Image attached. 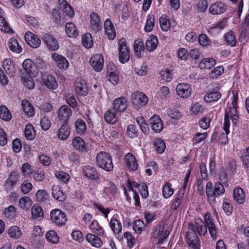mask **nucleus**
<instances>
[{
	"label": "nucleus",
	"mask_w": 249,
	"mask_h": 249,
	"mask_svg": "<svg viewBox=\"0 0 249 249\" xmlns=\"http://www.w3.org/2000/svg\"><path fill=\"white\" fill-rule=\"evenodd\" d=\"M7 46L12 52L17 53H19L22 51V49L19 45L17 40L14 38H11L9 39Z\"/></svg>",
	"instance_id": "2f4dec72"
},
{
	"label": "nucleus",
	"mask_w": 249,
	"mask_h": 249,
	"mask_svg": "<svg viewBox=\"0 0 249 249\" xmlns=\"http://www.w3.org/2000/svg\"><path fill=\"white\" fill-rule=\"evenodd\" d=\"M8 235L13 238L18 239L21 236V232L17 226L11 227L8 231Z\"/></svg>",
	"instance_id": "8fccbe9b"
},
{
	"label": "nucleus",
	"mask_w": 249,
	"mask_h": 249,
	"mask_svg": "<svg viewBox=\"0 0 249 249\" xmlns=\"http://www.w3.org/2000/svg\"><path fill=\"white\" fill-rule=\"evenodd\" d=\"M55 177L59 180L66 183L69 181L70 179V176L63 172L56 171L55 173Z\"/></svg>",
	"instance_id": "338daca9"
},
{
	"label": "nucleus",
	"mask_w": 249,
	"mask_h": 249,
	"mask_svg": "<svg viewBox=\"0 0 249 249\" xmlns=\"http://www.w3.org/2000/svg\"><path fill=\"white\" fill-rule=\"evenodd\" d=\"M115 68V67L113 64H110L107 67V73H108L107 79L114 86L118 84L119 77L114 71H109V69H110V70H113Z\"/></svg>",
	"instance_id": "bb28decb"
},
{
	"label": "nucleus",
	"mask_w": 249,
	"mask_h": 249,
	"mask_svg": "<svg viewBox=\"0 0 249 249\" xmlns=\"http://www.w3.org/2000/svg\"><path fill=\"white\" fill-rule=\"evenodd\" d=\"M22 107L25 113L29 117H32L35 114V109L32 105L27 100L22 101Z\"/></svg>",
	"instance_id": "f704fd0d"
},
{
	"label": "nucleus",
	"mask_w": 249,
	"mask_h": 249,
	"mask_svg": "<svg viewBox=\"0 0 249 249\" xmlns=\"http://www.w3.org/2000/svg\"><path fill=\"white\" fill-rule=\"evenodd\" d=\"M32 217L36 219L42 217L43 212L41 207L37 205H34L32 208Z\"/></svg>",
	"instance_id": "4d7b16f0"
},
{
	"label": "nucleus",
	"mask_w": 249,
	"mask_h": 249,
	"mask_svg": "<svg viewBox=\"0 0 249 249\" xmlns=\"http://www.w3.org/2000/svg\"><path fill=\"white\" fill-rule=\"evenodd\" d=\"M224 39L228 45L233 47L236 45V39L233 32L230 31L224 35Z\"/></svg>",
	"instance_id": "37998d69"
},
{
	"label": "nucleus",
	"mask_w": 249,
	"mask_h": 249,
	"mask_svg": "<svg viewBox=\"0 0 249 249\" xmlns=\"http://www.w3.org/2000/svg\"><path fill=\"white\" fill-rule=\"evenodd\" d=\"M32 183L27 181H24L20 186L21 191L24 194L29 193L32 190Z\"/></svg>",
	"instance_id": "774afa93"
},
{
	"label": "nucleus",
	"mask_w": 249,
	"mask_h": 249,
	"mask_svg": "<svg viewBox=\"0 0 249 249\" xmlns=\"http://www.w3.org/2000/svg\"><path fill=\"white\" fill-rule=\"evenodd\" d=\"M41 76L43 83L47 88L51 89H55L57 87V83L52 75L44 72L42 74Z\"/></svg>",
	"instance_id": "f8f14e48"
},
{
	"label": "nucleus",
	"mask_w": 249,
	"mask_h": 249,
	"mask_svg": "<svg viewBox=\"0 0 249 249\" xmlns=\"http://www.w3.org/2000/svg\"><path fill=\"white\" fill-rule=\"evenodd\" d=\"M104 192L109 197L113 196L116 193V188L114 184L112 182H109L104 188Z\"/></svg>",
	"instance_id": "c03bdc74"
},
{
	"label": "nucleus",
	"mask_w": 249,
	"mask_h": 249,
	"mask_svg": "<svg viewBox=\"0 0 249 249\" xmlns=\"http://www.w3.org/2000/svg\"><path fill=\"white\" fill-rule=\"evenodd\" d=\"M90 28L95 33H97L102 28V24L100 17L97 13L92 12L90 15Z\"/></svg>",
	"instance_id": "6e6552de"
},
{
	"label": "nucleus",
	"mask_w": 249,
	"mask_h": 249,
	"mask_svg": "<svg viewBox=\"0 0 249 249\" xmlns=\"http://www.w3.org/2000/svg\"><path fill=\"white\" fill-rule=\"evenodd\" d=\"M125 161L127 167L132 171L138 169V163L134 156L131 153L127 154L125 157Z\"/></svg>",
	"instance_id": "393cba45"
},
{
	"label": "nucleus",
	"mask_w": 249,
	"mask_h": 249,
	"mask_svg": "<svg viewBox=\"0 0 249 249\" xmlns=\"http://www.w3.org/2000/svg\"><path fill=\"white\" fill-rule=\"evenodd\" d=\"M160 75L162 79L166 82L171 81L173 78V73L171 71L168 70L161 71Z\"/></svg>",
	"instance_id": "69168bd1"
},
{
	"label": "nucleus",
	"mask_w": 249,
	"mask_h": 249,
	"mask_svg": "<svg viewBox=\"0 0 249 249\" xmlns=\"http://www.w3.org/2000/svg\"><path fill=\"white\" fill-rule=\"evenodd\" d=\"M75 126L76 132L79 134H83L86 130V124L82 119H78L75 121Z\"/></svg>",
	"instance_id": "de8ad7c7"
},
{
	"label": "nucleus",
	"mask_w": 249,
	"mask_h": 249,
	"mask_svg": "<svg viewBox=\"0 0 249 249\" xmlns=\"http://www.w3.org/2000/svg\"><path fill=\"white\" fill-rule=\"evenodd\" d=\"M51 57L60 69H66L69 67V62L64 56L54 53L52 54Z\"/></svg>",
	"instance_id": "a211bd4d"
},
{
	"label": "nucleus",
	"mask_w": 249,
	"mask_h": 249,
	"mask_svg": "<svg viewBox=\"0 0 249 249\" xmlns=\"http://www.w3.org/2000/svg\"><path fill=\"white\" fill-rule=\"evenodd\" d=\"M229 126H230L229 115V112H225V113L224 123V124H223V129L225 131L226 136V139L224 142V144H226V142H228L227 135L229 133Z\"/></svg>",
	"instance_id": "052dcab7"
},
{
	"label": "nucleus",
	"mask_w": 249,
	"mask_h": 249,
	"mask_svg": "<svg viewBox=\"0 0 249 249\" xmlns=\"http://www.w3.org/2000/svg\"><path fill=\"white\" fill-rule=\"evenodd\" d=\"M74 86L75 91L78 95L81 96L87 95L88 92V89L84 79L77 78L75 80Z\"/></svg>",
	"instance_id": "1a4fd4ad"
},
{
	"label": "nucleus",
	"mask_w": 249,
	"mask_h": 249,
	"mask_svg": "<svg viewBox=\"0 0 249 249\" xmlns=\"http://www.w3.org/2000/svg\"><path fill=\"white\" fill-rule=\"evenodd\" d=\"M82 42L84 46L87 48H90L93 45V40L91 35L89 33L85 34L82 36Z\"/></svg>",
	"instance_id": "3c124183"
},
{
	"label": "nucleus",
	"mask_w": 249,
	"mask_h": 249,
	"mask_svg": "<svg viewBox=\"0 0 249 249\" xmlns=\"http://www.w3.org/2000/svg\"><path fill=\"white\" fill-rule=\"evenodd\" d=\"M158 44V40L157 37L154 35L150 36L145 42L146 49L150 51H153L156 49Z\"/></svg>",
	"instance_id": "c756f323"
},
{
	"label": "nucleus",
	"mask_w": 249,
	"mask_h": 249,
	"mask_svg": "<svg viewBox=\"0 0 249 249\" xmlns=\"http://www.w3.org/2000/svg\"><path fill=\"white\" fill-rule=\"evenodd\" d=\"M147 97L142 92L136 91L132 95V102L136 108H139L146 105L148 102Z\"/></svg>",
	"instance_id": "20e7f679"
},
{
	"label": "nucleus",
	"mask_w": 249,
	"mask_h": 249,
	"mask_svg": "<svg viewBox=\"0 0 249 249\" xmlns=\"http://www.w3.org/2000/svg\"><path fill=\"white\" fill-rule=\"evenodd\" d=\"M118 113L112 108L109 109L104 114L106 122L111 124H114L117 121Z\"/></svg>",
	"instance_id": "5701e85b"
},
{
	"label": "nucleus",
	"mask_w": 249,
	"mask_h": 249,
	"mask_svg": "<svg viewBox=\"0 0 249 249\" xmlns=\"http://www.w3.org/2000/svg\"><path fill=\"white\" fill-rule=\"evenodd\" d=\"M126 132L128 136L131 138H136L138 136V129L134 125L130 124L128 125Z\"/></svg>",
	"instance_id": "e2e57ef3"
},
{
	"label": "nucleus",
	"mask_w": 249,
	"mask_h": 249,
	"mask_svg": "<svg viewBox=\"0 0 249 249\" xmlns=\"http://www.w3.org/2000/svg\"><path fill=\"white\" fill-rule=\"evenodd\" d=\"M18 180V175L16 172H12L6 180L4 186L6 188L10 189L13 187Z\"/></svg>",
	"instance_id": "a878e982"
},
{
	"label": "nucleus",
	"mask_w": 249,
	"mask_h": 249,
	"mask_svg": "<svg viewBox=\"0 0 249 249\" xmlns=\"http://www.w3.org/2000/svg\"><path fill=\"white\" fill-rule=\"evenodd\" d=\"M204 220L207 229H208L211 237L215 239L216 238V228L213 218L210 213H207L205 214Z\"/></svg>",
	"instance_id": "423d86ee"
},
{
	"label": "nucleus",
	"mask_w": 249,
	"mask_h": 249,
	"mask_svg": "<svg viewBox=\"0 0 249 249\" xmlns=\"http://www.w3.org/2000/svg\"><path fill=\"white\" fill-rule=\"evenodd\" d=\"M36 197L38 201L44 202L48 199V195L46 190H38L36 193Z\"/></svg>",
	"instance_id": "0e129e2a"
},
{
	"label": "nucleus",
	"mask_w": 249,
	"mask_h": 249,
	"mask_svg": "<svg viewBox=\"0 0 249 249\" xmlns=\"http://www.w3.org/2000/svg\"><path fill=\"white\" fill-rule=\"evenodd\" d=\"M126 107L127 101L124 97L116 98L113 103L112 108L118 113L124 112Z\"/></svg>",
	"instance_id": "dca6fc26"
},
{
	"label": "nucleus",
	"mask_w": 249,
	"mask_h": 249,
	"mask_svg": "<svg viewBox=\"0 0 249 249\" xmlns=\"http://www.w3.org/2000/svg\"><path fill=\"white\" fill-rule=\"evenodd\" d=\"M110 227L115 234H119L122 231V226L121 222L113 217L110 220Z\"/></svg>",
	"instance_id": "58836bf2"
},
{
	"label": "nucleus",
	"mask_w": 249,
	"mask_h": 249,
	"mask_svg": "<svg viewBox=\"0 0 249 249\" xmlns=\"http://www.w3.org/2000/svg\"><path fill=\"white\" fill-rule=\"evenodd\" d=\"M145 227L144 222L141 220H136L134 221L133 229L137 233H141Z\"/></svg>",
	"instance_id": "bf43d9fd"
},
{
	"label": "nucleus",
	"mask_w": 249,
	"mask_h": 249,
	"mask_svg": "<svg viewBox=\"0 0 249 249\" xmlns=\"http://www.w3.org/2000/svg\"><path fill=\"white\" fill-rule=\"evenodd\" d=\"M153 145L158 153L161 154L164 152L165 148V144L160 139H155L153 141Z\"/></svg>",
	"instance_id": "49530a36"
},
{
	"label": "nucleus",
	"mask_w": 249,
	"mask_h": 249,
	"mask_svg": "<svg viewBox=\"0 0 249 249\" xmlns=\"http://www.w3.org/2000/svg\"><path fill=\"white\" fill-rule=\"evenodd\" d=\"M24 135L28 140H33L36 136V132L33 126L31 124H27L24 129Z\"/></svg>",
	"instance_id": "a19ab883"
},
{
	"label": "nucleus",
	"mask_w": 249,
	"mask_h": 249,
	"mask_svg": "<svg viewBox=\"0 0 249 249\" xmlns=\"http://www.w3.org/2000/svg\"><path fill=\"white\" fill-rule=\"evenodd\" d=\"M186 241L193 249H199V241L196 235L188 231L186 233Z\"/></svg>",
	"instance_id": "6ab92c4d"
},
{
	"label": "nucleus",
	"mask_w": 249,
	"mask_h": 249,
	"mask_svg": "<svg viewBox=\"0 0 249 249\" xmlns=\"http://www.w3.org/2000/svg\"><path fill=\"white\" fill-rule=\"evenodd\" d=\"M90 63L96 71H100L102 69L104 65L103 57L101 54H96L90 58Z\"/></svg>",
	"instance_id": "2eb2a0df"
},
{
	"label": "nucleus",
	"mask_w": 249,
	"mask_h": 249,
	"mask_svg": "<svg viewBox=\"0 0 249 249\" xmlns=\"http://www.w3.org/2000/svg\"><path fill=\"white\" fill-rule=\"evenodd\" d=\"M0 30L5 33H13V30L9 27L4 18L0 16Z\"/></svg>",
	"instance_id": "680f3d73"
},
{
	"label": "nucleus",
	"mask_w": 249,
	"mask_h": 249,
	"mask_svg": "<svg viewBox=\"0 0 249 249\" xmlns=\"http://www.w3.org/2000/svg\"><path fill=\"white\" fill-rule=\"evenodd\" d=\"M152 129L156 133L160 132L163 129V123L158 115H154L150 119Z\"/></svg>",
	"instance_id": "f3484780"
},
{
	"label": "nucleus",
	"mask_w": 249,
	"mask_h": 249,
	"mask_svg": "<svg viewBox=\"0 0 249 249\" xmlns=\"http://www.w3.org/2000/svg\"><path fill=\"white\" fill-rule=\"evenodd\" d=\"M91 231L97 236H102L104 234V231L102 227H101L97 220H93L89 227Z\"/></svg>",
	"instance_id": "4c0bfd02"
},
{
	"label": "nucleus",
	"mask_w": 249,
	"mask_h": 249,
	"mask_svg": "<svg viewBox=\"0 0 249 249\" xmlns=\"http://www.w3.org/2000/svg\"><path fill=\"white\" fill-rule=\"evenodd\" d=\"M155 24L154 16L153 15H149L147 17L146 24L144 26V30L149 32L153 29Z\"/></svg>",
	"instance_id": "5fc2aeb1"
},
{
	"label": "nucleus",
	"mask_w": 249,
	"mask_h": 249,
	"mask_svg": "<svg viewBox=\"0 0 249 249\" xmlns=\"http://www.w3.org/2000/svg\"><path fill=\"white\" fill-rule=\"evenodd\" d=\"M86 239L91 246L96 248L100 247L103 244L101 239L93 234L88 233L86 236Z\"/></svg>",
	"instance_id": "c85d7f7f"
},
{
	"label": "nucleus",
	"mask_w": 249,
	"mask_h": 249,
	"mask_svg": "<svg viewBox=\"0 0 249 249\" xmlns=\"http://www.w3.org/2000/svg\"><path fill=\"white\" fill-rule=\"evenodd\" d=\"M42 39L49 50L55 51L59 49V43L53 36L49 34H45L42 37Z\"/></svg>",
	"instance_id": "9d476101"
},
{
	"label": "nucleus",
	"mask_w": 249,
	"mask_h": 249,
	"mask_svg": "<svg viewBox=\"0 0 249 249\" xmlns=\"http://www.w3.org/2000/svg\"><path fill=\"white\" fill-rule=\"evenodd\" d=\"M72 145L73 147L77 151L82 152L87 151V148L84 140L79 137H75L72 140Z\"/></svg>",
	"instance_id": "b1692460"
},
{
	"label": "nucleus",
	"mask_w": 249,
	"mask_h": 249,
	"mask_svg": "<svg viewBox=\"0 0 249 249\" xmlns=\"http://www.w3.org/2000/svg\"><path fill=\"white\" fill-rule=\"evenodd\" d=\"M221 97L220 91L217 90L212 91L204 96V100L207 103L215 102L219 100Z\"/></svg>",
	"instance_id": "473e14b6"
},
{
	"label": "nucleus",
	"mask_w": 249,
	"mask_h": 249,
	"mask_svg": "<svg viewBox=\"0 0 249 249\" xmlns=\"http://www.w3.org/2000/svg\"><path fill=\"white\" fill-rule=\"evenodd\" d=\"M50 216L52 220L57 225H64L67 221L66 215L59 209H55L52 210Z\"/></svg>",
	"instance_id": "39448f33"
},
{
	"label": "nucleus",
	"mask_w": 249,
	"mask_h": 249,
	"mask_svg": "<svg viewBox=\"0 0 249 249\" xmlns=\"http://www.w3.org/2000/svg\"><path fill=\"white\" fill-rule=\"evenodd\" d=\"M195 224L190 222L188 224V229L192 231V234L196 235V233L199 235H205L207 232V227L205 222L202 219L197 218L196 219Z\"/></svg>",
	"instance_id": "f03ea898"
},
{
	"label": "nucleus",
	"mask_w": 249,
	"mask_h": 249,
	"mask_svg": "<svg viewBox=\"0 0 249 249\" xmlns=\"http://www.w3.org/2000/svg\"><path fill=\"white\" fill-rule=\"evenodd\" d=\"M96 163L97 166L107 172H110L113 169L112 158L106 152H100L97 155Z\"/></svg>",
	"instance_id": "f257e3e1"
},
{
	"label": "nucleus",
	"mask_w": 249,
	"mask_h": 249,
	"mask_svg": "<svg viewBox=\"0 0 249 249\" xmlns=\"http://www.w3.org/2000/svg\"><path fill=\"white\" fill-rule=\"evenodd\" d=\"M226 6L221 2L211 4L209 8L210 12L213 15L220 14L225 12Z\"/></svg>",
	"instance_id": "412c9836"
},
{
	"label": "nucleus",
	"mask_w": 249,
	"mask_h": 249,
	"mask_svg": "<svg viewBox=\"0 0 249 249\" xmlns=\"http://www.w3.org/2000/svg\"><path fill=\"white\" fill-rule=\"evenodd\" d=\"M183 192H179L176 198L172 200V204L171 207L173 210H176L178 209L179 205L183 200Z\"/></svg>",
	"instance_id": "864d4df0"
},
{
	"label": "nucleus",
	"mask_w": 249,
	"mask_h": 249,
	"mask_svg": "<svg viewBox=\"0 0 249 249\" xmlns=\"http://www.w3.org/2000/svg\"><path fill=\"white\" fill-rule=\"evenodd\" d=\"M119 60L122 63L127 62L130 58V53L125 40L122 38L118 42Z\"/></svg>",
	"instance_id": "7ed1b4c3"
},
{
	"label": "nucleus",
	"mask_w": 249,
	"mask_h": 249,
	"mask_svg": "<svg viewBox=\"0 0 249 249\" xmlns=\"http://www.w3.org/2000/svg\"><path fill=\"white\" fill-rule=\"evenodd\" d=\"M22 67L26 71V72L30 74L34 75V73L33 70V61L29 59H25L22 63Z\"/></svg>",
	"instance_id": "6e6d98bb"
},
{
	"label": "nucleus",
	"mask_w": 249,
	"mask_h": 249,
	"mask_svg": "<svg viewBox=\"0 0 249 249\" xmlns=\"http://www.w3.org/2000/svg\"><path fill=\"white\" fill-rule=\"evenodd\" d=\"M47 240L52 243L56 244L59 241V237L57 233L53 231H49L45 235Z\"/></svg>",
	"instance_id": "603ef678"
},
{
	"label": "nucleus",
	"mask_w": 249,
	"mask_h": 249,
	"mask_svg": "<svg viewBox=\"0 0 249 249\" xmlns=\"http://www.w3.org/2000/svg\"><path fill=\"white\" fill-rule=\"evenodd\" d=\"M233 196L234 199L237 203L241 204L244 202L245 196L244 191L241 188H235L233 192Z\"/></svg>",
	"instance_id": "e433bc0d"
},
{
	"label": "nucleus",
	"mask_w": 249,
	"mask_h": 249,
	"mask_svg": "<svg viewBox=\"0 0 249 249\" xmlns=\"http://www.w3.org/2000/svg\"><path fill=\"white\" fill-rule=\"evenodd\" d=\"M2 66L8 75L14 76L15 72V68L11 59H4L2 61Z\"/></svg>",
	"instance_id": "cd10ccee"
},
{
	"label": "nucleus",
	"mask_w": 249,
	"mask_h": 249,
	"mask_svg": "<svg viewBox=\"0 0 249 249\" xmlns=\"http://www.w3.org/2000/svg\"><path fill=\"white\" fill-rule=\"evenodd\" d=\"M171 184L166 182L163 187L162 195L164 198H167L171 196L174 193L173 189L171 188Z\"/></svg>",
	"instance_id": "13d9d810"
},
{
	"label": "nucleus",
	"mask_w": 249,
	"mask_h": 249,
	"mask_svg": "<svg viewBox=\"0 0 249 249\" xmlns=\"http://www.w3.org/2000/svg\"><path fill=\"white\" fill-rule=\"evenodd\" d=\"M176 91L178 95L182 98H187L191 93V89L190 85L186 83H180L177 85Z\"/></svg>",
	"instance_id": "4468645a"
},
{
	"label": "nucleus",
	"mask_w": 249,
	"mask_h": 249,
	"mask_svg": "<svg viewBox=\"0 0 249 249\" xmlns=\"http://www.w3.org/2000/svg\"><path fill=\"white\" fill-rule=\"evenodd\" d=\"M134 50L135 55L140 58L142 56V53L144 52V47L143 42L141 39H136L134 43Z\"/></svg>",
	"instance_id": "c9c22d12"
},
{
	"label": "nucleus",
	"mask_w": 249,
	"mask_h": 249,
	"mask_svg": "<svg viewBox=\"0 0 249 249\" xmlns=\"http://www.w3.org/2000/svg\"><path fill=\"white\" fill-rule=\"evenodd\" d=\"M82 173L86 178L92 181L97 182L100 179V175L94 167L84 166L82 168Z\"/></svg>",
	"instance_id": "0eeeda50"
},
{
	"label": "nucleus",
	"mask_w": 249,
	"mask_h": 249,
	"mask_svg": "<svg viewBox=\"0 0 249 249\" xmlns=\"http://www.w3.org/2000/svg\"><path fill=\"white\" fill-rule=\"evenodd\" d=\"M105 33L110 40H113L115 36V31L114 26L109 18L107 19L104 22Z\"/></svg>",
	"instance_id": "aec40b11"
},
{
	"label": "nucleus",
	"mask_w": 249,
	"mask_h": 249,
	"mask_svg": "<svg viewBox=\"0 0 249 249\" xmlns=\"http://www.w3.org/2000/svg\"><path fill=\"white\" fill-rule=\"evenodd\" d=\"M0 118L5 121H9L12 118L11 112L5 106H0Z\"/></svg>",
	"instance_id": "79ce46f5"
},
{
	"label": "nucleus",
	"mask_w": 249,
	"mask_h": 249,
	"mask_svg": "<svg viewBox=\"0 0 249 249\" xmlns=\"http://www.w3.org/2000/svg\"><path fill=\"white\" fill-rule=\"evenodd\" d=\"M159 22L161 29L164 31H167L170 28V23L167 16L162 15L159 19Z\"/></svg>",
	"instance_id": "09e8293b"
},
{
	"label": "nucleus",
	"mask_w": 249,
	"mask_h": 249,
	"mask_svg": "<svg viewBox=\"0 0 249 249\" xmlns=\"http://www.w3.org/2000/svg\"><path fill=\"white\" fill-rule=\"evenodd\" d=\"M215 64V61L213 58H206L202 59L199 63L198 66L201 69H211Z\"/></svg>",
	"instance_id": "72a5a7b5"
},
{
	"label": "nucleus",
	"mask_w": 249,
	"mask_h": 249,
	"mask_svg": "<svg viewBox=\"0 0 249 249\" xmlns=\"http://www.w3.org/2000/svg\"><path fill=\"white\" fill-rule=\"evenodd\" d=\"M71 113V110L68 106L63 105L57 111V116L60 120L64 123H67Z\"/></svg>",
	"instance_id": "ddd939ff"
},
{
	"label": "nucleus",
	"mask_w": 249,
	"mask_h": 249,
	"mask_svg": "<svg viewBox=\"0 0 249 249\" xmlns=\"http://www.w3.org/2000/svg\"><path fill=\"white\" fill-rule=\"evenodd\" d=\"M52 196L55 199L61 202L64 201L66 197L61 188L54 185L52 187Z\"/></svg>",
	"instance_id": "7c9ffc66"
},
{
	"label": "nucleus",
	"mask_w": 249,
	"mask_h": 249,
	"mask_svg": "<svg viewBox=\"0 0 249 249\" xmlns=\"http://www.w3.org/2000/svg\"><path fill=\"white\" fill-rule=\"evenodd\" d=\"M66 32L70 37H75L78 33L75 25L71 22H68L65 26Z\"/></svg>",
	"instance_id": "ea45409f"
},
{
	"label": "nucleus",
	"mask_w": 249,
	"mask_h": 249,
	"mask_svg": "<svg viewBox=\"0 0 249 249\" xmlns=\"http://www.w3.org/2000/svg\"><path fill=\"white\" fill-rule=\"evenodd\" d=\"M225 193V189L223 185L219 182L214 183L213 198L218 197Z\"/></svg>",
	"instance_id": "a18cd8bd"
},
{
	"label": "nucleus",
	"mask_w": 249,
	"mask_h": 249,
	"mask_svg": "<svg viewBox=\"0 0 249 249\" xmlns=\"http://www.w3.org/2000/svg\"><path fill=\"white\" fill-rule=\"evenodd\" d=\"M70 134V127L67 123H64L57 131L58 138L61 140H65L68 139Z\"/></svg>",
	"instance_id": "4be33fe9"
},
{
	"label": "nucleus",
	"mask_w": 249,
	"mask_h": 249,
	"mask_svg": "<svg viewBox=\"0 0 249 249\" xmlns=\"http://www.w3.org/2000/svg\"><path fill=\"white\" fill-rule=\"evenodd\" d=\"M25 40L27 43L33 48H37L41 44V40L39 38L30 32L25 34Z\"/></svg>",
	"instance_id": "9b49d317"
}]
</instances>
